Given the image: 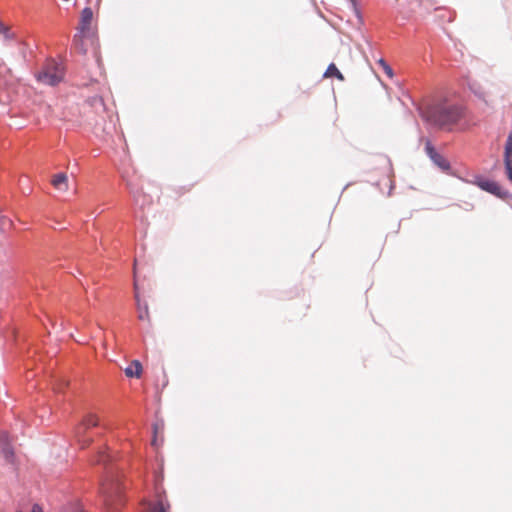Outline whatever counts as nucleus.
Returning <instances> with one entry per match:
<instances>
[{
  "label": "nucleus",
  "instance_id": "obj_8",
  "mask_svg": "<svg viewBox=\"0 0 512 512\" xmlns=\"http://www.w3.org/2000/svg\"><path fill=\"white\" fill-rule=\"evenodd\" d=\"M53 187L59 191L66 192L68 190V178L65 173L55 174L51 180Z\"/></svg>",
  "mask_w": 512,
  "mask_h": 512
},
{
  "label": "nucleus",
  "instance_id": "obj_4",
  "mask_svg": "<svg viewBox=\"0 0 512 512\" xmlns=\"http://www.w3.org/2000/svg\"><path fill=\"white\" fill-rule=\"evenodd\" d=\"M93 20V11L90 7H85L81 11L80 22L78 26L79 34H76L74 37V42L78 47H81L82 44H79L82 41V37L90 32L91 23Z\"/></svg>",
  "mask_w": 512,
  "mask_h": 512
},
{
  "label": "nucleus",
  "instance_id": "obj_7",
  "mask_svg": "<svg viewBox=\"0 0 512 512\" xmlns=\"http://www.w3.org/2000/svg\"><path fill=\"white\" fill-rule=\"evenodd\" d=\"M0 455L3 456L8 463L14 462V452L6 433L0 434Z\"/></svg>",
  "mask_w": 512,
  "mask_h": 512
},
{
  "label": "nucleus",
  "instance_id": "obj_21",
  "mask_svg": "<svg viewBox=\"0 0 512 512\" xmlns=\"http://www.w3.org/2000/svg\"><path fill=\"white\" fill-rule=\"evenodd\" d=\"M4 29H5L4 25L0 22V33H1L2 31H4Z\"/></svg>",
  "mask_w": 512,
  "mask_h": 512
},
{
  "label": "nucleus",
  "instance_id": "obj_12",
  "mask_svg": "<svg viewBox=\"0 0 512 512\" xmlns=\"http://www.w3.org/2000/svg\"><path fill=\"white\" fill-rule=\"evenodd\" d=\"M431 160L439 167L441 168L442 170L444 171H447L450 169V164L449 162L442 156L440 155L439 153H437L436 155L433 156V158H431Z\"/></svg>",
  "mask_w": 512,
  "mask_h": 512
},
{
  "label": "nucleus",
  "instance_id": "obj_13",
  "mask_svg": "<svg viewBox=\"0 0 512 512\" xmlns=\"http://www.w3.org/2000/svg\"><path fill=\"white\" fill-rule=\"evenodd\" d=\"M169 508V503H165L163 499H159L155 504L150 506L149 512H167Z\"/></svg>",
  "mask_w": 512,
  "mask_h": 512
},
{
  "label": "nucleus",
  "instance_id": "obj_17",
  "mask_svg": "<svg viewBox=\"0 0 512 512\" xmlns=\"http://www.w3.org/2000/svg\"><path fill=\"white\" fill-rule=\"evenodd\" d=\"M425 151H426L427 155L430 157V159L433 158V156L438 153L430 141L426 142Z\"/></svg>",
  "mask_w": 512,
  "mask_h": 512
},
{
  "label": "nucleus",
  "instance_id": "obj_11",
  "mask_svg": "<svg viewBox=\"0 0 512 512\" xmlns=\"http://www.w3.org/2000/svg\"><path fill=\"white\" fill-rule=\"evenodd\" d=\"M324 77L326 78H330V77H336L338 78L339 80L343 81L344 80V77L343 75L341 74V72L338 70V68L336 67L335 64L331 63L327 70L325 71L324 73Z\"/></svg>",
  "mask_w": 512,
  "mask_h": 512
},
{
  "label": "nucleus",
  "instance_id": "obj_14",
  "mask_svg": "<svg viewBox=\"0 0 512 512\" xmlns=\"http://www.w3.org/2000/svg\"><path fill=\"white\" fill-rule=\"evenodd\" d=\"M512 160V132L508 135L505 145L504 161Z\"/></svg>",
  "mask_w": 512,
  "mask_h": 512
},
{
  "label": "nucleus",
  "instance_id": "obj_6",
  "mask_svg": "<svg viewBox=\"0 0 512 512\" xmlns=\"http://www.w3.org/2000/svg\"><path fill=\"white\" fill-rule=\"evenodd\" d=\"M134 290H135L134 297H135L136 305H137V317L140 321H145V322L150 323L151 318H150V314H149L148 304L146 302H142L140 300L138 285H137L136 281L134 282Z\"/></svg>",
  "mask_w": 512,
  "mask_h": 512
},
{
  "label": "nucleus",
  "instance_id": "obj_15",
  "mask_svg": "<svg viewBox=\"0 0 512 512\" xmlns=\"http://www.w3.org/2000/svg\"><path fill=\"white\" fill-rule=\"evenodd\" d=\"M378 63L382 67V69L385 72V74L388 77L392 78L393 75H394L392 68L383 59H380Z\"/></svg>",
  "mask_w": 512,
  "mask_h": 512
},
{
  "label": "nucleus",
  "instance_id": "obj_20",
  "mask_svg": "<svg viewBox=\"0 0 512 512\" xmlns=\"http://www.w3.org/2000/svg\"><path fill=\"white\" fill-rule=\"evenodd\" d=\"M350 2L352 4L353 8H356V0H350Z\"/></svg>",
  "mask_w": 512,
  "mask_h": 512
},
{
  "label": "nucleus",
  "instance_id": "obj_5",
  "mask_svg": "<svg viewBox=\"0 0 512 512\" xmlns=\"http://www.w3.org/2000/svg\"><path fill=\"white\" fill-rule=\"evenodd\" d=\"M103 493L105 495V504L107 508L112 509V506L114 505V502L121 501L120 497V487L118 484L111 483L109 485L104 484L102 487Z\"/></svg>",
  "mask_w": 512,
  "mask_h": 512
},
{
  "label": "nucleus",
  "instance_id": "obj_9",
  "mask_svg": "<svg viewBox=\"0 0 512 512\" xmlns=\"http://www.w3.org/2000/svg\"><path fill=\"white\" fill-rule=\"evenodd\" d=\"M478 185L484 191H487L496 196H501L502 194V187L495 181L485 180L479 182Z\"/></svg>",
  "mask_w": 512,
  "mask_h": 512
},
{
  "label": "nucleus",
  "instance_id": "obj_1",
  "mask_svg": "<svg viewBox=\"0 0 512 512\" xmlns=\"http://www.w3.org/2000/svg\"><path fill=\"white\" fill-rule=\"evenodd\" d=\"M425 118L438 127H447L457 123L463 116L461 107L454 104H437L425 112Z\"/></svg>",
  "mask_w": 512,
  "mask_h": 512
},
{
  "label": "nucleus",
  "instance_id": "obj_3",
  "mask_svg": "<svg viewBox=\"0 0 512 512\" xmlns=\"http://www.w3.org/2000/svg\"><path fill=\"white\" fill-rule=\"evenodd\" d=\"M99 424V417L90 412L84 415L80 423L76 425L74 429V438L82 449L88 447L93 442V439L87 436V431L92 427L99 426Z\"/></svg>",
  "mask_w": 512,
  "mask_h": 512
},
{
  "label": "nucleus",
  "instance_id": "obj_10",
  "mask_svg": "<svg viewBox=\"0 0 512 512\" xmlns=\"http://www.w3.org/2000/svg\"><path fill=\"white\" fill-rule=\"evenodd\" d=\"M125 375L130 378H140L142 374V365L138 360H134L131 364L125 368Z\"/></svg>",
  "mask_w": 512,
  "mask_h": 512
},
{
  "label": "nucleus",
  "instance_id": "obj_16",
  "mask_svg": "<svg viewBox=\"0 0 512 512\" xmlns=\"http://www.w3.org/2000/svg\"><path fill=\"white\" fill-rule=\"evenodd\" d=\"M425 151H426L427 155L430 157V159L433 158V156L438 153L430 141L426 142Z\"/></svg>",
  "mask_w": 512,
  "mask_h": 512
},
{
  "label": "nucleus",
  "instance_id": "obj_2",
  "mask_svg": "<svg viewBox=\"0 0 512 512\" xmlns=\"http://www.w3.org/2000/svg\"><path fill=\"white\" fill-rule=\"evenodd\" d=\"M65 76L64 67L55 60H47L36 73V79L44 85L54 86L60 83Z\"/></svg>",
  "mask_w": 512,
  "mask_h": 512
},
{
  "label": "nucleus",
  "instance_id": "obj_18",
  "mask_svg": "<svg viewBox=\"0 0 512 512\" xmlns=\"http://www.w3.org/2000/svg\"><path fill=\"white\" fill-rule=\"evenodd\" d=\"M505 162V168L507 172V176L510 181H512V160L504 161Z\"/></svg>",
  "mask_w": 512,
  "mask_h": 512
},
{
  "label": "nucleus",
  "instance_id": "obj_19",
  "mask_svg": "<svg viewBox=\"0 0 512 512\" xmlns=\"http://www.w3.org/2000/svg\"><path fill=\"white\" fill-rule=\"evenodd\" d=\"M63 512H82V511L79 508L74 507V508H70L68 510H65Z\"/></svg>",
  "mask_w": 512,
  "mask_h": 512
}]
</instances>
